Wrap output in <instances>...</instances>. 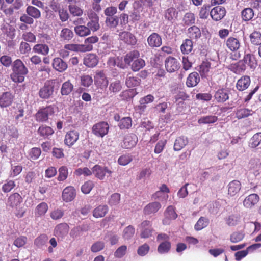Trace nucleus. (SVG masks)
I'll use <instances>...</instances> for the list:
<instances>
[{
  "label": "nucleus",
  "instance_id": "f257e3e1",
  "mask_svg": "<svg viewBox=\"0 0 261 261\" xmlns=\"http://www.w3.org/2000/svg\"><path fill=\"white\" fill-rule=\"evenodd\" d=\"M28 72V70L22 61L16 59L13 63L11 79L15 83H21L24 81V76Z\"/></svg>",
  "mask_w": 261,
  "mask_h": 261
},
{
  "label": "nucleus",
  "instance_id": "f03ea898",
  "mask_svg": "<svg viewBox=\"0 0 261 261\" xmlns=\"http://www.w3.org/2000/svg\"><path fill=\"white\" fill-rule=\"evenodd\" d=\"M22 201L23 199L21 196L18 193L11 194L8 198L7 205L16 210L15 215L18 218H22L24 214V212L22 211V208H19V206Z\"/></svg>",
  "mask_w": 261,
  "mask_h": 261
},
{
  "label": "nucleus",
  "instance_id": "7ed1b4c3",
  "mask_svg": "<svg viewBox=\"0 0 261 261\" xmlns=\"http://www.w3.org/2000/svg\"><path fill=\"white\" fill-rule=\"evenodd\" d=\"M169 236L165 233L159 234L156 240L160 243L158 247V251L160 254L168 253L171 249V243L169 242Z\"/></svg>",
  "mask_w": 261,
  "mask_h": 261
},
{
  "label": "nucleus",
  "instance_id": "20e7f679",
  "mask_svg": "<svg viewBox=\"0 0 261 261\" xmlns=\"http://www.w3.org/2000/svg\"><path fill=\"white\" fill-rule=\"evenodd\" d=\"M54 113V109L51 106L40 109L35 115V120L39 122H45L48 117Z\"/></svg>",
  "mask_w": 261,
  "mask_h": 261
},
{
  "label": "nucleus",
  "instance_id": "39448f33",
  "mask_svg": "<svg viewBox=\"0 0 261 261\" xmlns=\"http://www.w3.org/2000/svg\"><path fill=\"white\" fill-rule=\"evenodd\" d=\"M109 126L106 122H100L94 125L92 127L93 133L98 137H103L108 133Z\"/></svg>",
  "mask_w": 261,
  "mask_h": 261
},
{
  "label": "nucleus",
  "instance_id": "423d86ee",
  "mask_svg": "<svg viewBox=\"0 0 261 261\" xmlns=\"http://www.w3.org/2000/svg\"><path fill=\"white\" fill-rule=\"evenodd\" d=\"M54 86L50 82H46L44 85L40 88L38 94L42 99H49L53 95Z\"/></svg>",
  "mask_w": 261,
  "mask_h": 261
},
{
  "label": "nucleus",
  "instance_id": "0eeeda50",
  "mask_svg": "<svg viewBox=\"0 0 261 261\" xmlns=\"http://www.w3.org/2000/svg\"><path fill=\"white\" fill-rule=\"evenodd\" d=\"M92 172L96 177L101 180L103 179L106 176H110L112 173V171L107 167H101L98 165L93 167Z\"/></svg>",
  "mask_w": 261,
  "mask_h": 261
},
{
  "label": "nucleus",
  "instance_id": "6e6552de",
  "mask_svg": "<svg viewBox=\"0 0 261 261\" xmlns=\"http://www.w3.org/2000/svg\"><path fill=\"white\" fill-rule=\"evenodd\" d=\"M69 227L66 223L58 224L54 229V234L58 239H63L68 234Z\"/></svg>",
  "mask_w": 261,
  "mask_h": 261
},
{
  "label": "nucleus",
  "instance_id": "1a4fd4ad",
  "mask_svg": "<svg viewBox=\"0 0 261 261\" xmlns=\"http://www.w3.org/2000/svg\"><path fill=\"white\" fill-rule=\"evenodd\" d=\"M140 231V236L142 238H148L151 236L153 229L149 221L145 220L139 226Z\"/></svg>",
  "mask_w": 261,
  "mask_h": 261
},
{
  "label": "nucleus",
  "instance_id": "9d476101",
  "mask_svg": "<svg viewBox=\"0 0 261 261\" xmlns=\"http://www.w3.org/2000/svg\"><path fill=\"white\" fill-rule=\"evenodd\" d=\"M138 141L137 136L134 134H128L124 136L121 146L123 148L129 149L134 147Z\"/></svg>",
  "mask_w": 261,
  "mask_h": 261
},
{
  "label": "nucleus",
  "instance_id": "9b49d317",
  "mask_svg": "<svg viewBox=\"0 0 261 261\" xmlns=\"http://www.w3.org/2000/svg\"><path fill=\"white\" fill-rule=\"evenodd\" d=\"M165 65L167 71L169 72H173L177 70L180 64L176 59L172 57H169L165 60Z\"/></svg>",
  "mask_w": 261,
  "mask_h": 261
},
{
  "label": "nucleus",
  "instance_id": "f8f14e48",
  "mask_svg": "<svg viewBox=\"0 0 261 261\" xmlns=\"http://www.w3.org/2000/svg\"><path fill=\"white\" fill-rule=\"evenodd\" d=\"M93 46L90 44H66V49H68L69 51L76 52H86L91 50Z\"/></svg>",
  "mask_w": 261,
  "mask_h": 261
},
{
  "label": "nucleus",
  "instance_id": "ddd939ff",
  "mask_svg": "<svg viewBox=\"0 0 261 261\" xmlns=\"http://www.w3.org/2000/svg\"><path fill=\"white\" fill-rule=\"evenodd\" d=\"M226 14V10L224 7L217 6L213 8L210 11V15L215 21L221 20Z\"/></svg>",
  "mask_w": 261,
  "mask_h": 261
},
{
  "label": "nucleus",
  "instance_id": "4468645a",
  "mask_svg": "<svg viewBox=\"0 0 261 261\" xmlns=\"http://www.w3.org/2000/svg\"><path fill=\"white\" fill-rule=\"evenodd\" d=\"M51 64L53 68L59 72H64L68 68L67 63L60 57L54 58Z\"/></svg>",
  "mask_w": 261,
  "mask_h": 261
},
{
  "label": "nucleus",
  "instance_id": "2eb2a0df",
  "mask_svg": "<svg viewBox=\"0 0 261 261\" xmlns=\"http://www.w3.org/2000/svg\"><path fill=\"white\" fill-rule=\"evenodd\" d=\"M79 133L76 130L68 132L65 136L64 143L68 146H72L78 140Z\"/></svg>",
  "mask_w": 261,
  "mask_h": 261
},
{
  "label": "nucleus",
  "instance_id": "dca6fc26",
  "mask_svg": "<svg viewBox=\"0 0 261 261\" xmlns=\"http://www.w3.org/2000/svg\"><path fill=\"white\" fill-rule=\"evenodd\" d=\"M147 43L151 48L159 47L162 45V38L158 33H152L147 38Z\"/></svg>",
  "mask_w": 261,
  "mask_h": 261
},
{
  "label": "nucleus",
  "instance_id": "f3484780",
  "mask_svg": "<svg viewBox=\"0 0 261 261\" xmlns=\"http://www.w3.org/2000/svg\"><path fill=\"white\" fill-rule=\"evenodd\" d=\"M259 200V197L257 194H250L244 199L243 205L247 208H251L258 202Z\"/></svg>",
  "mask_w": 261,
  "mask_h": 261
},
{
  "label": "nucleus",
  "instance_id": "a211bd4d",
  "mask_svg": "<svg viewBox=\"0 0 261 261\" xmlns=\"http://www.w3.org/2000/svg\"><path fill=\"white\" fill-rule=\"evenodd\" d=\"M119 38L120 40L128 45H135L137 42L136 37L131 33L127 31L121 32L119 34Z\"/></svg>",
  "mask_w": 261,
  "mask_h": 261
},
{
  "label": "nucleus",
  "instance_id": "6ab92c4d",
  "mask_svg": "<svg viewBox=\"0 0 261 261\" xmlns=\"http://www.w3.org/2000/svg\"><path fill=\"white\" fill-rule=\"evenodd\" d=\"M75 190L72 186L67 187L62 192V198L66 202L71 201L75 198Z\"/></svg>",
  "mask_w": 261,
  "mask_h": 261
},
{
  "label": "nucleus",
  "instance_id": "aec40b11",
  "mask_svg": "<svg viewBox=\"0 0 261 261\" xmlns=\"http://www.w3.org/2000/svg\"><path fill=\"white\" fill-rule=\"evenodd\" d=\"M165 217L163 220V223L165 225L169 224L170 220H174L177 218V215L173 206L170 205L167 208L165 212Z\"/></svg>",
  "mask_w": 261,
  "mask_h": 261
},
{
  "label": "nucleus",
  "instance_id": "412c9836",
  "mask_svg": "<svg viewBox=\"0 0 261 261\" xmlns=\"http://www.w3.org/2000/svg\"><path fill=\"white\" fill-rule=\"evenodd\" d=\"M14 99V96L11 93L6 92L0 96V107L6 108L10 106Z\"/></svg>",
  "mask_w": 261,
  "mask_h": 261
},
{
  "label": "nucleus",
  "instance_id": "4be33fe9",
  "mask_svg": "<svg viewBox=\"0 0 261 261\" xmlns=\"http://www.w3.org/2000/svg\"><path fill=\"white\" fill-rule=\"evenodd\" d=\"M228 194L233 196L238 194L241 189V184L239 180H234L229 183L227 186Z\"/></svg>",
  "mask_w": 261,
  "mask_h": 261
},
{
  "label": "nucleus",
  "instance_id": "5701e85b",
  "mask_svg": "<svg viewBox=\"0 0 261 261\" xmlns=\"http://www.w3.org/2000/svg\"><path fill=\"white\" fill-rule=\"evenodd\" d=\"M250 84V77L247 75L243 76L238 80L236 87L239 91H243L247 89Z\"/></svg>",
  "mask_w": 261,
  "mask_h": 261
},
{
  "label": "nucleus",
  "instance_id": "b1692460",
  "mask_svg": "<svg viewBox=\"0 0 261 261\" xmlns=\"http://www.w3.org/2000/svg\"><path fill=\"white\" fill-rule=\"evenodd\" d=\"M161 207V204L158 202H151L144 208V213L145 215H150L156 213Z\"/></svg>",
  "mask_w": 261,
  "mask_h": 261
},
{
  "label": "nucleus",
  "instance_id": "393cba45",
  "mask_svg": "<svg viewBox=\"0 0 261 261\" xmlns=\"http://www.w3.org/2000/svg\"><path fill=\"white\" fill-rule=\"evenodd\" d=\"M226 45L231 51H236L239 49L240 42L237 38L231 37L226 40Z\"/></svg>",
  "mask_w": 261,
  "mask_h": 261
},
{
  "label": "nucleus",
  "instance_id": "a878e982",
  "mask_svg": "<svg viewBox=\"0 0 261 261\" xmlns=\"http://www.w3.org/2000/svg\"><path fill=\"white\" fill-rule=\"evenodd\" d=\"M178 12L174 7H170L165 11V18L169 21H174L178 17Z\"/></svg>",
  "mask_w": 261,
  "mask_h": 261
},
{
  "label": "nucleus",
  "instance_id": "bb28decb",
  "mask_svg": "<svg viewBox=\"0 0 261 261\" xmlns=\"http://www.w3.org/2000/svg\"><path fill=\"white\" fill-rule=\"evenodd\" d=\"M200 81L199 74L197 72L191 73L187 79L186 84L189 87H193L196 86Z\"/></svg>",
  "mask_w": 261,
  "mask_h": 261
},
{
  "label": "nucleus",
  "instance_id": "cd10ccee",
  "mask_svg": "<svg viewBox=\"0 0 261 261\" xmlns=\"http://www.w3.org/2000/svg\"><path fill=\"white\" fill-rule=\"evenodd\" d=\"M38 134L44 138H48L54 133L53 128L46 125H41L37 130Z\"/></svg>",
  "mask_w": 261,
  "mask_h": 261
},
{
  "label": "nucleus",
  "instance_id": "c85d7f7f",
  "mask_svg": "<svg viewBox=\"0 0 261 261\" xmlns=\"http://www.w3.org/2000/svg\"><path fill=\"white\" fill-rule=\"evenodd\" d=\"M188 138L185 136H180L177 138L174 144V150L175 151L181 150L188 143Z\"/></svg>",
  "mask_w": 261,
  "mask_h": 261
},
{
  "label": "nucleus",
  "instance_id": "c756f323",
  "mask_svg": "<svg viewBox=\"0 0 261 261\" xmlns=\"http://www.w3.org/2000/svg\"><path fill=\"white\" fill-rule=\"evenodd\" d=\"M96 56L93 54H88L84 59V64L88 67H93L98 63Z\"/></svg>",
  "mask_w": 261,
  "mask_h": 261
},
{
  "label": "nucleus",
  "instance_id": "7c9ffc66",
  "mask_svg": "<svg viewBox=\"0 0 261 261\" xmlns=\"http://www.w3.org/2000/svg\"><path fill=\"white\" fill-rule=\"evenodd\" d=\"M199 28L195 25L190 27L187 30L188 36L192 40H197L201 36Z\"/></svg>",
  "mask_w": 261,
  "mask_h": 261
},
{
  "label": "nucleus",
  "instance_id": "2f4dec72",
  "mask_svg": "<svg viewBox=\"0 0 261 261\" xmlns=\"http://www.w3.org/2000/svg\"><path fill=\"white\" fill-rule=\"evenodd\" d=\"M33 50L35 53L46 56L49 53V48L46 44H37L33 46Z\"/></svg>",
  "mask_w": 261,
  "mask_h": 261
},
{
  "label": "nucleus",
  "instance_id": "473e14b6",
  "mask_svg": "<svg viewBox=\"0 0 261 261\" xmlns=\"http://www.w3.org/2000/svg\"><path fill=\"white\" fill-rule=\"evenodd\" d=\"M73 85L70 82V80L64 82L61 88V94L63 96L69 95L73 89Z\"/></svg>",
  "mask_w": 261,
  "mask_h": 261
},
{
  "label": "nucleus",
  "instance_id": "72a5a7b5",
  "mask_svg": "<svg viewBox=\"0 0 261 261\" xmlns=\"http://www.w3.org/2000/svg\"><path fill=\"white\" fill-rule=\"evenodd\" d=\"M243 60L246 66L247 65L251 69H254L257 66V61L253 55L250 54L245 55Z\"/></svg>",
  "mask_w": 261,
  "mask_h": 261
},
{
  "label": "nucleus",
  "instance_id": "f704fd0d",
  "mask_svg": "<svg viewBox=\"0 0 261 261\" xmlns=\"http://www.w3.org/2000/svg\"><path fill=\"white\" fill-rule=\"evenodd\" d=\"M261 144V132L255 134L249 140L248 146L251 148H255Z\"/></svg>",
  "mask_w": 261,
  "mask_h": 261
},
{
  "label": "nucleus",
  "instance_id": "c9c22d12",
  "mask_svg": "<svg viewBox=\"0 0 261 261\" xmlns=\"http://www.w3.org/2000/svg\"><path fill=\"white\" fill-rule=\"evenodd\" d=\"M249 38L251 43L253 45H261V32L260 31H254L250 34Z\"/></svg>",
  "mask_w": 261,
  "mask_h": 261
},
{
  "label": "nucleus",
  "instance_id": "e433bc0d",
  "mask_svg": "<svg viewBox=\"0 0 261 261\" xmlns=\"http://www.w3.org/2000/svg\"><path fill=\"white\" fill-rule=\"evenodd\" d=\"M108 211V207L106 205H99L96 207L93 212V216L96 218L104 217Z\"/></svg>",
  "mask_w": 261,
  "mask_h": 261
},
{
  "label": "nucleus",
  "instance_id": "4c0bfd02",
  "mask_svg": "<svg viewBox=\"0 0 261 261\" xmlns=\"http://www.w3.org/2000/svg\"><path fill=\"white\" fill-rule=\"evenodd\" d=\"M214 96L218 102H224L229 98L227 90L224 89L218 90Z\"/></svg>",
  "mask_w": 261,
  "mask_h": 261
},
{
  "label": "nucleus",
  "instance_id": "58836bf2",
  "mask_svg": "<svg viewBox=\"0 0 261 261\" xmlns=\"http://www.w3.org/2000/svg\"><path fill=\"white\" fill-rule=\"evenodd\" d=\"M94 79L95 83L99 85L107 86L108 85V81L102 71L96 72Z\"/></svg>",
  "mask_w": 261,
  "mask_h": 261
},
{
  "label": "nucleus",
  "instance_id": "ea45409f",
  "mask_svg": "<svg viewBox=\"0 0 261 261\" xmlns=\"http://www.w3.org/2000/svg\"><path fill=\"white\" fill-rule=\"evenodd\" d=\"M48 209V205L45 202H41L37 205L35 210V215L41 217L44 215Z\"/></svg>",
  "mask_w": 261,
  "mask_h": 261
},
{
  "label": "nucleus",
  "instance_id": "a19ab883",
  "mask_svg": "<svg viewBox=\"0 0 261 261\" xmlns=\"http://www.w3.org/2000/svg\"><path fill=\"white\" fill-rule=\"evenodd\" d=\"M74 30L75 34L80 37H85L91 33V31L89 28L82 25L75 27Z\"/></svg>",
  "mask_w": 261,
  "mask_h": 261
},
{
  "label": "nucleus",
  "instance_id": "79ce46f5",
  "mask_svg": "<svg viewBox=\"0 0 261 261\" xmlns=\"http://www.w3.org/2000/svg\"><path fill=\"white\" fill-rule=\"evenodd\" d=\"M74 36L73 32L69 28H63L60 32V37L61 40L69 41Z\"/></svg>",
  "mask_w": 261,
  "mask_h": 261
},
{
  "label": "nucleus",
  "instance_id": "37998d69",
  "mask_svg": "<svg viewBox=\"0 0 261 261\" xmlns=\"http://www.w3.org/2000/svg\"><path fill=\"white\" fill-rule=\"evenodd\" d=\"M193 49V42L191 39H186L180 46V50L182 54H188Z\"/></svg>",
  "mask_w": 261,
  "mask_h": 261
},
{
  "label": "nucleus",
  "instance_id": "c03bdc74",
  "mask_svg": "<svg viewBox=\"0 0 261 261\" xmlns=\"http://www.w3.org/2000/svg\"><path fill=\"white\" fill-rule=\"evenodd\" d=\"M253 113V112L252 110H250L248 109H238L236 111V117L238 119H241L242 118L247 117L249 116L252 115Z\"/></svg>",
  "mask_w": 261,
  "mask_h": 261
},
{
  "label": "nucleus",
  "instance_id": "a18cd8bd",
  "mask_svg": "<svg viewBox=\"0 0 261 261\" xmlns=\"http://www.w3.org/2000/svg\"><path fill=\"white\" fill-rule=\"evenodd\" d=\"M254 15V11L250 8H245L241 12L242 18L244 21H248L251 20Z\"/></svg>",
  "mask_w": 261,
  "mask_h": 261
},
{
  "label": "nucleus",
  "instance_id": "49530a36",
  "mask_svg": "<svg viewBox=\"0 0 261 261\" xmlns=\"http://www.w3.org/2000/svg\"><path fill=\"white\" fill-rule=\"evenodd\" d=\"M209 224V219L204 217H201L194 226L195 229L199 231L207 227Z\"/></svg>",
  "mask_w": 261,
  "mask_h": 261
},
{
  "label": "nucleus",
  "instance_id": "de8ad7c7",
  "mask_svg": "<svg viewBox=\"0 0 261 261\" xmlns=\"http://www.w3.org/2000/svg\"><path fill=\"white\" fill-rule=\"evenodd\" d=\"M122 85L120 81L116 80L110 83L109 91L111 93L116 94L121 91Z\"/></svg>",
  "mask_w": 261,
  "mask_h": 261
},
{
  "label": "nucleus",
  "instance_id": "09e8293b",
  "mask_svg": "<svg viewBox=\"0 0 261 261\" xmlns=\"http://www.w3.org/2000/svg\"><path fill=\"white\" fill-rule=\"evenodd\" d=\"M106 25L110 29L116 28L119 23V18L117 16L107 17L105 20Z\"/></svg>",
  "mask_w": 261,
  "mask_h": 261
},
{
  "label": "nucleus",
  "instance_id": "8fccbe9b",
  "mask_svg": "<svg viewBox=\"0 0 261 261\" xmlns=\"http://www.w3.org/2000/svg\"><path fill=\"white\" fill-rule=\"evenodd\" d=\"M218 120L217 116L215 115H208L205 116L201 117L198 120L199 124H210L216 122Z\"/></svg>",
  "mask_w": 261,
  "mask_h": 261
},
{
  "label": "nucleus",
  "instance_id": "3c124183",
  "mask_svg": "<svg viewBox=\"0 0 261 261\" xmlns=\"http://www.w3.org/2000/svg\"><path fill=\"white\" fill-rule=\"evenodd\" d=\"M211 64L208 61H203L200 66L199 72L202 77H206L210 71Z\"/></svg>",
  "mask_w": 261,
  "mask_h": 261
},
{
  "label": "nucleus",
  "instance_id": "603ef678",
  "mask_svg": "<svg viewBox=\"0 0 261 261\" xmlns=\"http://www.w3.org/2000/svg\"><path fill=\"white\" fill-rule=\"evenodd\" d=\"M140 54L137 50H133L128 53L124 57V62L127 64H130L132 62L139 57Z\"/></svg>",
  "mask_w": 261,
  "mask_h": 261
},
{
  "label": "nucleus",
  "instance_id": "864d4df0",
  "mask_svg": "<svg viewBox=\"0 0 261 261\" xmlns=\"http://www.w3.org/2000/svg\"><path fill=\"white\" fill-rule=\"evenodd\" d=\"M140 83V79L137 77L128 75L126 77L125 84L128 87H133L138 86Z\"/></svg>",
  "mask_w": 261,
  "mask_h": 261
},
{
  "label": "nucleus",
  "instance_id": "5fc2aeb1",
  "mask_svg": "<svg viewBox=\"0 0 261 261\" xmlns=\"http://www.w3.org/2000/svg\"><path fill=\"white\" fill-rule=\"evenodd\" d=\"M68 9L70 13L73 16H81L83 14V10L75 5H69Z\"/></svg>",
  "mask_w": 261,
  "mask_h": 261
},
{
  "label": "nucleus",
  "instance_id": "6e6d98bb",
  "mask_svg": "<svg viewBox=\"0 0 261 261\" xmlns=\"http://www.w3.org/2000/svg\"><path fill=\"white\" fill-rule=\"evenodd\" d=\"M31 50L30 44L25 42L21 41L19 44L18 51L21 55H28Z\"/></svg>",
  "mask_w": 261,
  "mask_h": 261
},
{
  "label": "nucleus",
  "instance_id": "4d7b16f0",
  "mask_svg": "<svg viewBox=\"0 0 261 261\" xmlns=\"http://www.w3.org/2000/svg\"><path fill=\"white\" fill-rule=\"evenodd\" d=\"M22 38L23 42L27 43H35L36 41V37L34 34L31 32H27L22 34Z\"/></svg>",
  "mask_w": 261,
  "mask_h": 261
},
{
  "label": "nucleus",
  "instance_id": "13d9d810",
  "mask_svg": "<svg viewBox=\"0 0 261 261\" xmlns=\"http://www.w3.org/2000/svg\"><path fill=\"white\" fill-rule=\"evenodd\" d=\"M28 14L34 18H38L41 16L40 11L36 8L29 6L27 8Z\"/></svg>",
  "mask_w": 261,
  "mask_h": 261
},
{
  "label": "nucleus",
  "instance_id": "bf43d9fd",
  "mask_svg": "<svg viewBox=\"0 0 261 261\" xmlns=\"http://www.w3.org/2000/svg\"><path fill=\"white\" fill-rule=\"evenodd\" d=\"M132 119L129 117L123 118L119 123L120 129H128L132 126Z\"/></svg>",
  "mask_w": 261,
  "mask_h": 261
},
{
  "label": "nucleus",
  "instance_id": "052dcab7",
  "mask_svg": "<svg viewBox=\"0 0 261 261\" xmlns=\"http://www.w3.org/2000/svg\"><path fill=\"white\" fill-rule=\"evenodd\" d=\"M145 65V63L144 60L140 58H137L133 62L132 69L134 71H137L142 68Z\"/></svg>",
  "mask_w": 261,
  "mask_h": 261
},
{
  "label": "nucleus",
  "instance_id": "680f3d73",
  "mask_svg": "<svg viewBox=\"0 0 261 261\" xmlns=\"http://www.w3.org/2000/svg\"><path fill=\"white\" fill-rule=\"evenodd\" d=\"M133 160L131 155L123 154L121 155L118 159V163L121 166H126L128 165Z\"/></svg>",
  "mask_w": 261,
  "mask_h": 261
},
{
  "label": "nucleus",
  "instance_id": "e2e57ef3",
  "mask_svg": "<svg viewBox=\"0 0 261 261\" xmlns=\"http://www.w3.org/2000/svg\"><path fill=\"white\" fill-rule=\"evenodd\" d=\"M211 6L208 5H204L199 11V17L201 19H206L210 14Z\"/></svg>",
  "mask_w": 261,
  "mask_h": 261
},
{
  "label": "nucleus",
  "instance_id": "0e129e2a",
  "mask_svg": "<svg viewBox=\"0 0 261 261\" xmlns=\"http://www.w3.org/2000/svg\"><path fill=\"white\" fill-rule=\"evenodd\" d=\"M135 233V228L132 225L126 227L123 232V238L125 240L130 239Z\"/></svg>",
  "mask_w": 261,
  "mask_h": 261
},
{
  "label": "nucleus",
  "instance_id": "69168bd1",
  "mask_svg": "<svg viewBox=\"0 0 261 261\" xmlns=\"http://www.w3.org/2000/svg\"><path fill=\"white\" fill-rule=\"evenodd\" d=\"M47 242V236L45 234H41L35 239L34 244L37 247L41 248L45 245Z\"/></svg>",
  "mask_w": 261,
  "mask_h": 261
},
{
  "label": "nucleus",
  "instance_id": "338daca9",
  "mask_svg": "<svg viewBox=\"0 0 261 261\" xmlns=\"http://www.w3.org/2000/svg\"><path fill=\"white\" fill-rule=\"evenodd\" d=\"M68 168L66 166H62L59 169V175L58 177V180L59 181H64L68 177Z\"/></svg>",
  "mask_w": 261,
  "mask_h": 261
},
{
  "label": "nucleus",
  "instance_id": "774afa93",
  "mask_svg": "<svg viewBox=\"0 0 261 261\" xmlns=\"http://www.w3.org/2000/svg\"><path fill=\"white\" fill-rule=\"evenodd\" d=\"M16 186L15 182L13 180H6L2 186V191L4 193H8L11 191Z\"/></svg>",
  "mask_w": 261,
  "mask_h": 261
}]
</instances>
